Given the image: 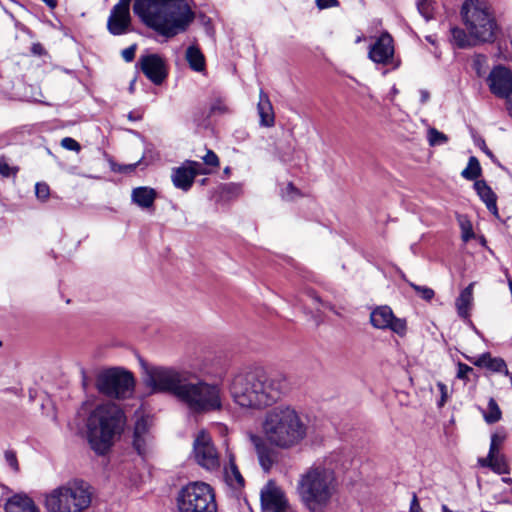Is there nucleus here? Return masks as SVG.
<instances>
[{
  "label": "nucleus",
  "instance_id": "f257e3e1",
  "mask_svg": "<svg viewBox=\"0 0 512 512\" xmlns=\"http://www.w3.org/2000/svg\"><path fill=\"white\" fill-rule=\"evenodd\" d=\"M289 390L287 378L255 368L235 374L229 391L234 402L244 408L261 409L279 401Z\"/></svg>",
  "mask_w": 512,
  "mask_h": 512
},
{
  "label": "nucleus",
  "instance_id": "f03ea898",
  "mask_svg": "<svg viewBox=\"0 0 512 512\" xmlns=\"http://www.w3.org/2000/svg\"><path fill=\"white\" fill-rule=\"evenodd\" d=\"M133 13L166 38L184 32L192 21V7L186 0H134Z\"/></svg>",
  "mask_w": 512,
  "mask_h": 512
},
{
  "label": "nucleus",
  "instance_id": "7ed1b4c3",
  "mask_svg": "<svg viewBox=\"0 0 512 512\" xmlns=\"http://www.w3.org/2000/svg\"><path fill=\"white\" fill-rule=\"evenodd\" d=\"M262 429L270 445L288 450L304 441L309 427L293 406L281 404L266 412Z\"/></svg>",
  "mask_w": 512,
  "mask_h": 512
},
{
  "label": "nucleus",
  "instance_id": "20e7f679",
  "mask_svg": "<svg viewBox=\"0 0 512 512\" xmlns=\"http://www.w3.org/2000/svg\"><path fill=\"white\" fill-rule=\"evenodd\" d=\"M336 487L334 469L326 461H317L300 475L297 492L309 511L321 512L329 504Z\"/></svg>",
  "mask_w": 512,
  "mask_h": 512
},
{
  "label": "nucleus",
  "instance_id": "39448f33",
  "mask_svg": "<svg viewBox=\"0 0 512 512\" xmlns=\"http://www.w3.org/2000/svg\"><path fill=\"white\" fill-rule=\"evenodd\" d=\"M126 424L123 410L115 403L98 405L87 419V439L91 449L98 455H105L120 435Z\"/></svg>",
  "mask_w": 512,
  "mask_h": 512
},
{
  "label": "nucleus",
  "instance_id": "423d86ee",
  "mask_svg": "<svg viewBox=\"0 0 512 512\" xmlns=\"http://www.w3.org/2000/svg\"><path fill=\"white\" fill-rule=\"evenodd\" d=\"M143 381L154 393H170L187 406L188 416L192 414L191 374L172 367L149 365L141 360Z\"/></svg>",
  "mask_w": 512,
  "mask_h": 512
},
{
  "label": "nucleus",
  "instance_id": "0eeeda50",
  "mask_svg": "<svg viewBox=\"0 0 512 512\" xmlns=\"http://www.w3.org/2000/svg\"><path fill=\"white\" fill-rule=\"evenodd\" d=\"M90 488L82 479L68 481L46 494L45 508L48 512H83L92 501Z\"/></svg>",
  "mask_w": 512,
  "mask_h": 512
},
{
  "label": "nucleus",
  "instance_id": "6e6552de",
  "mask_svg": "<svg viewBox=\"0 0 512 512\" xmlns=\"http://www.w3.org/2000/svg\"><path fill=\"white\" fill-rule=\"evenodd\" d=\"M461 16L472 38L481 42H492L495 39L498 26L483 3L464 2Z\"/></svg>",
  "mask_w": 512,
  "mask_h": 512
},
{
  "label": "nucleus",
  "instance_id": "1a4fd4ad",
  "mask_svg": "<svg viewBox=\"0 0 512 512\" xmlns=\"http://www.w3.org/2000/svg\"><path fill=\"white\" fill-rule=\"evenodd\" d=\"M135 386L133 374L121 367H112L100 372L96 379L97 390L108 397L126 399Z\"/></svg>",
  "mask_w": 512,
  "mask_h": 512
},
{
  "label": "nucleus",
  "instance_id": "9d476101",
  "mask_svg": "<svg viewBox=\"0 0 512 512\" xmlns=\"http://www.w3.org/2000/svg\"><path fill=\"white\" fill-rule=\"evenodd\" d=\"M222 407L221 385L216 380H206L194 373V414L219 412Z\"/></svg>",
  "mask_w": 512,
  "mask_h": 512
},
{
  "label": "nucleus",
  "instance_id": "9b49d317",
  "mask_svg": "<svg viewBox=\"0 0 512 512\" xmlns=\"http://www.w3.org/2000/svg\"><path fill=\"white\" fill-rule=\"evenodd\" d=\"M194 462L209 473L218 472L221 463L211 435L204 429L194 438Z\"/></svg>",
  "mask_w": 512,
  "mask_h": 512
},
{
  "label": "nucleus",
  "instance_id": "f8f14e48",
  "mask_svg": "<svg viewBox=\"0 0 512 512\" xmlns=\"http://www.w3.org/2000/svg\"><path fill=\"white\" fill-rule=\"evenodd\" d=\"M370 323L376 329H389L400 337L407 333V322L404 318H397L387 305L378 306L370 313Z\"/></svg>",
  "mask_w": 512,
  "mask_h": 512
},
{
  "label": "nucleus",
  "instance_id": "ddd939ff",
  "mask_svg": "<svg viewBox=\"0 0 512 512\" xmlns=\"http://www.w3.org/2000/svg\"><path fill=\"white\" fill-rule=\"evenodd\" d=\"M137 66L155 85H161L168 76L165 61L159 54L141 55Z\"/></svg>",
  "mask_w": 512,
  "mask_h": 512
},
{
  "label": "nucleus",
  "instance_id": "4468645a",
  "mask_svg": "<svg viewBox=\"0 0 512 512\" xmlns=\"http://www.w3.org/2000/svg\"><path fill=\"white\" fill-rule=\"evenodd\" d=\"M490 92L496 97L512 95V71L503 66H495L487 77Z\"/></svg>",
  "mask_w": 512,
  "mask_h": 512
},
{
  "label": "nucleus",
  "instance_id": "2eb2a0df",
  "mask_svg": "<svg viewBox=\"0 0 512 512\" xmlns=\"http://www.w3.org/2000/svg\"><path fill=\"white\" fill-rule=\"evenodd\" d=\"M263 512H288V504L283 491L273 481H269L260 493Z\"/></svg>",
  "mask_w": 512,
  "mask_h": 512
},
{
  "label": "nucleus",
  "instance_id": "dca6fc26",
  "mask_svg": "<svg viewBox=\"0 0 512 512\" xmlns=\"http://www.w3.org/2000/svg\"><path fill=\"white\" fill-rule=\"evenodd\" d=\"M394 41L387 32L381 33L368 51V57L377 64L387 65L392 63L394 58Z\"/></svg>",
  "mask_w": 512,
  "mask_h": 512
},
{
  "label": "nucleus",
  "instance_id": "f3484780",
  "mask_svg": "<svg viewBox=\"0 0 512 512\" xmlns=\"http://www.w3.org/2000/svg\"><path fill=\"white\" fill-rule=\"evenodd\" d=\"M194 512H217L213 488L200 481H194Z\"/></svg>",
  "mask_w": 512,
  "mask_h": 512
},
{
  "label": "nucleus",
  "instance_id": "a211bd4d",
  "mask_svg": "<svg viewBox=\"0 0 512 512\" xmlns=\"http://www.w3.org/2000/svg\"><path fill=\"white\" fill-rule=\"evenodd\" d=\"M107 30L113 36L125 35L132 31L130 11L112 7L107 19Z\"/></svg>",
  "mask_w": 512,
  "mask_h": 512
},
{
  "label": "nucleus",
  "instance_id": "6ab92c4d",
  "mask_svg": "<svg viewBox=\"0 0 512 512\" xmlns=\"http://www.w3.org/2000/svg\"><path fill=\"white\" fill-rule=\"evenodd\" d=\"M228 462L223 467V478L225 483L234 490H241L245 486V480L242 476L232 452L227 454Z\"/></svg>",
  "mask_w": 512,
  "mask_h": 512
},
{
  "label": "nucleus",
  "instance_id": "aec40b11",
  "mask_svg": "<svg viewBox=\"0 0 512 512\" xmlns=\"http://www.w3.org/2000/svg\"><path fill=\"white\" fill-rule=\"evenodd\" d=\"M171 180L177 189L188 192L192 187V160L187 159L181 166L172 168Z\"/></svg>",
  "mask_w": 512,
  "mask_h": 512
},
{
  "label": "nucleus",
  "instance_id": "412c9836",
  "mask_svg": "<svg viewBox=\"0 0 512 512\" xmlns=\"http://www.w3.org/2000/svg\"><path fill=\"white\" fill-rule=\"evenodd\" d=\"M473 186L479 198L485 203L488 211L496 218H499L497 195L492 188L483 179L476 180Z\"/></svg>",
  "mask_w": 512,
  "mask_h": 512
},
{
  "label": "nucleus",
  "instance_id": "4be33fe9",
  "mask_svg": "<svg viewBox=\"0 0 512 512\" xmlns=\"http://www.w3.org/2000/svg\"><path fill=\"white\" fill-rule=\"evenodd\" d=\"M217 372L218 362L212 353L196 358L194 373H196L197 376L206 380H213L212 377L216 376Z\"/></svg>",
  "mask_w": 512,
  "mask_h": 512
},
{
  "label": "nucleus",
  "instance_id": "5701e85b",
  "mask_svg": "<svg viewBox=\"0 0 512 512\" xmlns=\"http://www.w3.org/2000/svg\"><path fill=\"white\" fill-rule=\"evenodd\" d=\"M257 112L259 115V124L262 127H272L275 124V114L272 103L267 93L262 89L259 93V101L257 104Z\"/></svg>",
  "mask_w": 512,
  "mask_h": 512
},
{
  "label": "nucleus",
  "instance_id": "b1692460",
  "mask_svg": "<svg viewBox=\"0 0 512 512\" xmlns=\"http://www.w3.org/2000/svg\"><path fill=\"white\" fill-rule=\"evenodd\" d=\"M6 512H40L33 499L25 494H15L5 504Z\"/></svg>",
  "mask_w": 512,
  "mask_h": 512
},
{
  "label": "nucleus",
  "instance_id": "393cba45",
  "mask_svg": "<svg viewBox=\"0 0 512 512\" xmlns=\"http://www.w3.org/2000/svg\"><path fill=\"white\" fill-rule=\"evenodd\" d=\"M199 157L202 162L194 161V180L198 176L215 172L219 167V158L214 151L207 149L205 155Z\"/></svg>",
  "mask_w": 512,
  "mask_h": 512
},
{
  "label": "nucleus",
  "instance_id": "a878e982",
  "mask_svg": "<svg viewBox=\"0 0 512 512\" xmlns=\"http://www.w3.org/2000/svg\"><path fill=\"white\" fill-rule=\"evenodd\" d=\"M157 193L155 189L147 186H140L132 190V202L141 208H150L153 206Z\"/></svg>",
  "mask_w": 512,
  "mask_h": 512
},
{
  "label": "nucleus",
  "instance_id": "bb28decb",
  "mask_svg": "<svg viewBox=\"0 0 512 512\" xmlns=\"http://www.w3.org/2000/svg\"><path fill=\"white\" fill-rule=\"evenodd\" d=\"M473 283L464 288L455 301L458 316L462 319H468L470 308L473 301Z\"/></svg>",
  "mask_w": 512,
  "mask_h": 512
},
{
  "label": "nucleus",
  "instance_id": "cd10ccee",
  "mask_svg": "<svg viewBox=\"0 0 512 512\" xmlns=\"http://www.w3.org/2000/svg\"><path fill=\"white\" fill-rule=\"evenodd\" d=\"M451 38L450 41L453 45H455L457 48L464 49L467 47H471L475 45V39L472 38L465 32L464 29L459 27H452L450 29Z\"/></svg>",
  "mask_w": 512,
  "mask_h": 512
},
{
  "label": "nucleus",
  "instance_id": "c85d7f7f",
  "mask_svg": "<svg viewBox=\"0 0 512 512\" xmlns=\"http://www.w3.org/2000/svg\"><path fill=\"white\" fill-rule=\"evenodd\" d=\"M482 174V168L475 156H471L468 160L467 167L461 172V176L469 181H476Z\"/></svg>",
  "mask_w": 512,
  "mask_h": 512
},
{
  "label": "nucleus",
  "instance_id": "c756f323",
  "mask_svg": "<svg viewBox=\"0 0 512 512\" xmlns=\"http://www.w3.org/2000/svg\"><path fill=\"white\" fill-rule=\"evenodd\" d=\"M482 466H488L498 474H505L508 472V466L502 457H498L496 453L490 458V452L486 459H480Z\"/></svg>",
  "mask_w": 512,
  "mask_h": 512
},
{
  "label": "nucleus",
  "instance_id": "7c9ffc66",
  "mask_svg": "<svg viewBox=\"0 0 512 512\" xmlns=\"http://www.w3.org/2000/svg\"><path fill=\"white\" fill-rule=\"evenodd\" d=\"M192 483L189 482L187 485L182 487L177 497V507L179 512H192V500L189 492Z\"/></svg>",
  "mask_w": 512,
  "mask_h": 512
},
{
  "label": "nucleus",
  "instance_id": "2f4dec72",
  "mask_svg": "<svg viewBox=\"0 0 512 512\" xmlns=\"http://www.w3.org/2000/svg\"><path fill=\"white\" fill-rule=\"evenodd\" d=\"M194 21H197L201 26H203L207 36L211 38V40L215 41V30L212 25L211 17L207 16L202 11H197L194 9Z\"/></svg>",
  "mask_w": 512,
  "mask_h": 512
},
{
  "label": "nucleus",
  "instance_id": "473e14b6",
  "mask_svg": "<svg viewBox=\"0 0 512 512\" xmlns=\"http://www.w3.org/2000/svg\"><path fill=\"white\" fill-rule=\"evenodd\" d=\"M484 420L488 424H494L498 422L502 417V412L499 405L494 398H490L488 401V411L483 413Z\"/></svg>",
  "mask_w": 512,
  "mask_h": 512
},
{
  "label": "nucleus",
  "instance_id": "72a5a7b5",
  "mask_svg": "<svg viewBox=\"0 0 512 512\" xmlns=\"http://www.w3.org/2000/svg\"><path fill=\"white\" fill-rule=\"evenodd\" d=\"M219 195L222 199H232L237 197L241 192V186L237 183H226L219 186Z\"/></svg>",
  "mask_w": 512,
  "mask_h": 512
},
{
  "label": "nucleus",
  "instance_id": "f704fd0d",
  "mask_svg": "<svg viewBox=\"0 0 512 512\" xmlns=\"http://www.w3.org/2000/svg\"><path fill=\"white\" fill-rule=\"evenodd\" d=\"M417 9L426 21L434 18V2L431 0H419Z\"/></svg>",
  "mask_w": 512,
  "mask_h": 512
},
{
  "label": "nucleus",
  "instance_id": "c9c22d12",
  "mask_svg": "<svg viewBox=\"0 0 512 512\" xmlns=\"http://www.w3.org/2000/svg\"><path fill=\"white\" fill-rule=\"evenodd\" d=\"M428 141L431 146H439L448 142V136L436 128L428 130Z\"/></svg>",
  "mask_w": 512,
  "mask_h": 512
},
{
  "label": "nucleus",
  "instance_id": "e433bc0d",
  "mask_svg": "<svg viewBox=\"0 0 512 512\" xmlns=\"http://www.w3.org/2000/svg\"><path fill=\"white\" fill-rule=\"evenodd\" d=\"M506 439V433L503 429L498 430L491 436V443H490V458L494 455V453H497L498 447L505 441Z\"/></svg>",
  "mask_w": 512,
  "mask_h": 512
},
{
  "label": "nucleus",
  "instance_id": "4c0bfd02",
  "mask_svg": "<svg viewBox=\"0 0 512 512\" xmlns=\"http://www.w3.org/2000/svg\"><path fill=\"white\" fill-rule=\"evenodd\" d=\"M206 60L200 47L194 43V71L205 73Z\"/></svg>",
  "mask_w": 512,
  "mask_h": 512
},
{
  "label": "nucleus",
  "instance_id": "58836bf2",
  "mask_svg": "<svg viewBox=\"0 0 512 512\" xmlns=\"http://www.w3.org/2000/svg\"><path fill=\"white\" fill-rule=\"evenodd\" d=\"M229 112V108L225 103V100L221 97L216 98L213 103L210 105V115H223Z\"/></svg>",
  "mask_w": 512,
  "mask_h": 512
},
{
  "label": "nucleus",
  "instance_id": "ea45409f",
  "mask_svg": "<svg viewBox=\"0 0 512 512\" xmlns=\"http://www.w3.org/2000/svg\"><path fill=\"white\" fill-rule=\"evenodd\" d=\"M487 68V57L482 54H478L473 59V69L479 77H482L486 73Z\"/></svg>",
  "mask_w": 512,
  "mask_h": 512
},
{
  "label": "nucleus",
  "instance_id": "a19ab883",
  "mask_svg": "<svg viewBox=\"0 0 512 512\" xmlns=\"http://www.w3.org/2000/svg\"><path fill=\"white\" fill-rule=\"evenodd\" d=\"M487 369L493 371V372H505L506 374H509L507 370L506 362L499 357L492 358L490 357L489 361L487 362Z\"/></svg>",
  "mask_w": 512,
  "mask_h": 512
},
{
  "label": "nucleus",
  "instance_id": "79ce46f5",
  "mask_svg": "<svg viewBox=\"0 0 512 512\" xmlns=\"http://www.w3.org/2000/svg\"><path fill=\"white\" fill-rule=\"evenodd\" d=\"M159 157L158 153L154 150L153 146L151 144H147L145 146V150L143 152V155L140 160H142V164L145 166H148L155 160H157Z\"/></svg>",
  "mask_w": 512,
  "mask_h": 512
},
{
  "label": "nucleus",
  "instance_id": "37998d69",
  "mask_svg": "<svg viewBox=\"0 0 512 512\" xmlns=\"http://www.w3.org/2000/svg\"><path fill=\"white\" fill-rule=\"evenodd\" d=\"M410 286L422 299L426 301H430L435 295L434 290L427 286H420L414 283H410Z\"/></svg>",
  "mask_w": 512,
  "mask_h": 512
},
{
  "label": "nucleus",
  "instance_id": "c03bdc74",
  "mask_svg": "<svg viewBox=\"0 0 512 512\" xmlns=\"http://www.w3.org/2000/svg\"><path fill=\"white\" fill-rule=\"evenodd\" d=\"M301 196V192L298 188L294 186L292 182H289L285 189L282 190V197L285 200H294L297 197Z\"/></svg>",
  "mask_w": 512,
  "mask_h": 512
},
{
  "label": "nucleus",
  "instance_id": "a18cd8bd",
  "mask_svg": "<svg viewBox=\"0 0 512 512\" xmlns=\"http://www.w3.org/2000/svg\"><path fill=\"white\" fill-rule=\"evenodd\" d=\"M35 195L41 201L47 200L50 195L48 184L45 182H37L35 185Z\"/></svg>",
  "mask_w": 512,
  "mask_h": 512
},
{
  "label": "nucleus",
  "instance_id": "49530a36",
  "mask_svg": "<svg viewBox=\"0 0 512 512\" xmlns=\"http://www.w3.org/2000/svg\"><path fill=\"white\" fill-rule=\"evenodd\" d=\"M146 436L147 435H134L133 434V447L137 453L144 456L146 453Z\"/></svg>",
  "mask_w": 512,
  "mask_h": 512
},
{
  "label": "nucleus",
  "instance_id": "de8ad7c7",
  "mask_svg": "<svg viewBox=\"0 0 512 512\" xmlns=\"http://www.w3.org/2000/svg\"><path fill=\"white\" fill-rule=\"evenodd\" d=\"M149 431L148 421L144 417H140L135 422L134 435H147Z\"/></svg>",
  "mask_w": 512,
  "mask_h": 512
},
{
  "label": "nucleus",
  "instance_id": "09e8293b",
  "mask_svg": "<svg viewBox=\"0 0 512 512\" xmlns=\"http://www.w3.org/2000/svg\"><path fill=\"white\" fill-rule=\"evenodd\" d=\"M61 146L69 151L79 152L81 150V145L71 137H65L61 140Z\"/></svg>",
  "mask_w": 512,
  "mask_h": 512
},
{
  "label": "nucleus",
  "instance_id": "8fccbe9b",
  "mask_svg": "<svg viewBox=\"0 0 512 512\" xmlns=\"http://www.w3.org/2000/svg\"><path fill=\"white\" fill-rule=\"evenodd\" d=\"M18 170V167H11L4 159L0 160V175L3 177L15 176Z\"/></svg>",
  "mask_w": 512,
  "mask_h": 512
},
{
  "label": "nucleus",
  "instance_id": "3c124183",
  "mask_svg": "<svg viewBox=\"0 0 512 512\" xmlns=\"http://www.w3.org/2000/svg\"><path fill=\"white\" fill-rule=\"evenodd\" d=\"M473 372V368L469 365L458 362L457 364V378L462 380H468V374Z\"/></svg>",
  "mask_w": 512,
  "mask_h": 512
},
{
  "label": "nucleus",
  "instance_id": "603ef678",
  "mask_svg": "<svg viewBox=\"0 0 512 512\" xmlns=\"http://www.w3.org/2000/svg\"><path fill=\"white\" fill-rule=\"evenodd\" d=\"M5 460L7 464L15 471H19V464L16 457V453L12 450H6L5 451Z\"/></svg>",
  "mask_w": 512,
  "mask_h": 512
},
{
  "label": "nucleus",
  "instance_id": "864d4df0",
  "mask_svg": "<svg viewBox=\"0 0 512 512\" xmlns=\"http://www.w3.org/2000/svg\"><path fill=\"white\" fill-rule=\"evenodd\" d=\"M258 457L260 465L263 467L265 471H268L272 465V460L269 454L264 450L258 449Z\"/></svg>",
  "mask_w": 512,
  "mask_h": 512
},
{
  "label": "nucleus",
  "instance_id": "5fc2aeb1",
  "mask_svg": "<svg viewBox=\"0 0 512 512\" xmlns=\"http://www.w3.org/2000/svg\"><path fill=\"white\" fill-rule=\"evenodd\" d=\"M137 49V44H132L129 47L122 50L121 55L124 61L132 62L135 58V53Z\"/></svg>",
  "mask_w": 512,
  "mask_h": 512
},
{
  "label": "nucleus",
  "instance_id": "6e6d98bb",
  "mask_svg": "<svg viewBox=\"0 0 512 512\" xmlns=\"http://www.w3.org/2000/svg\"><path fill=\"white\" fill-rule=\"evenodd\" d=\"M308 296L315 302L320 304L323 308L329 309L333 312H335L334 306L327 301H323L314 291H309Z\"/></svg>",
  "mask_w": 512,
  "mask_h": 512
},
{
  "label": "nucleus",
  "instance_id": "4d7b16f0",
  "mask_svg": "<svg viewBox=\"0 0 512 512\" xmlns=\"http://www.w3.org/2000/svg\"><path fill=\"white\" fill-rule=\"evenodd\" d=\"M315 3L320 10L337 7L340 4L338 0H316Z\"/></svg>",
  "mask_w": 512,
  "mask_h": 512
},
{
  "label": "nucleus",
  "instance_id": "13d9d810",
  "mask_svg": "<svg viewBox=\"0 0 512 512\" xmlns=\"http://www.w3.org/2000/svg\"><path fill=\"white\" fill-rule=\"evenodd\" d=\"M142 164V160H138L135 163L132 164H126V165H119V167L116 169V171L120 173H131L133 172L139 165Z\"/></svg>",
  "mask_w": 512,
  "mask_h": 512
},
{
  "label": "nucleus",
  "instance_id": "bf43d9fd",
  "mask_svg": "<svg viewBox=\"0 0 512 512\" xmlns=\"http://www.w3.org/2000/svg\"><path fill=\"white\" fill-rule=\"evenodd\" d=\"M437 387L441 393V398L438 401V406L442 407V406H444L446 399H447V386L442 382H438Z\"/></svg>",
  "mask_w": 512,
  "mask_h": 512
},
{
  "label": "nucleus",
  "instance_id": "052dcab7",
  "mask_svg": "<svg viewBox=\"0 0 512 512\" xmlns=\"http://www.w3.org/2000/svg\"><path fill=\"white\" fill-rule=\"evenodd\" d=\"M491 355L490 353L486 352L480 355L475 361H473V364L478 367H486L487 368V362L489 361Z\"/></svg>",
  "mask_w": 512,
  "mask_h": 512
},
{
  "label": "nucleus",
  "instance_id": "680f3d73",
  "mask_svg": "<svg viewBox=\"0 0 512 512\" xmlns=\"http://www.w3.org/2000/svg\"><path fill=\"white\" fill-rule=\"evenodd\" d=\"M409 512H423L416 493L413 492Z\"/></svg>",
  "mask_w": 512,
  "mask_h": 512
},
{
  "label": "nucleus",
  "instance_id": "e2e57ef3",
  "mask_svg": "<svg viewBox=\"0 0 512 512\" xmlns=\"http://www.w3.org/2000/svg\"><path fill=\"white\" fill-rule=\"evenodd\" d=\"M462 230V238L465 242L474 237V232L470 224L467 227L462 226Z\"/></svg>",
  "mask_w": 512,
  "mask_h": 512
},
{
  "label": "nucleus",
  "instance_id": "0e129e2a",
  "mask_svg": "<svg viewBox=\"0 0 512 512\" xmlns=\"http://www.w3.org/2000/svg\"><path fill=\"white\" fill-rule=\"evenodd\" d=\"M131 0H119L118 3L114 5V7L130 11Z\"/></svg>",
  "mask_w": 512,
  "mask_h": 512
},
{
  "label": "nucleus",
  "instance_id": "69168bd1",
  "mask_svg": "<svg viewBox=\"0 0 512 512\" xmlns=\"http://www.w3.org/2000/svg\"><path fill=\"white\" fill-rule=\"evenodd\" d=\"M185 59L189 65V67L192 69V44H189L187 47H186V50H185Z\"/></svg>",
  "mask_w": 512,
  "mask_h": 512
},
{
  "label": "nucleus",
  "instance_id": "338daca9",
  "mask_svg": "<svg viewBox=\"0 0 512 512\" xmlns=\"http://www.w3.org/2000/svg\"><path fill=\"white\" fill-rule=\"evenodd\" d=\"M127 117L130 121H140L142 119V114L137 111H130Z\"/></svg>",
  "mask_w": 512,
  "mask_h": 512
},
{
  "label": "nucleus",
  "instance_id": "774afa93",
  "mask_svg": "<svg viewBox=\"0 0 512 512\" xmlns=\"http://www.w3.org/2000/svg\"><path fill=\"white\" fill-rule=\"evenodd\" d=\"M506 100V109L509 115L512 117V94L508 95V97H501Z\"/></svg>",
  "mask_w": 512,
  "mask_h": 512
}]
</instances>
